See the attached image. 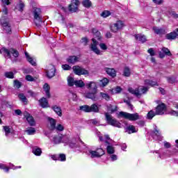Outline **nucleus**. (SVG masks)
Returning <instances> with one entry per match:
<instances>
[{"label": "nucleus", "instance_id": "f257e3e1", "mask_svg": "<svg viewBox=\"0 0 178 178\" xmlns=\"http://www.w3.org/2000/svg\"><path fill=\"white\" fill-rule=\"evenodd\" d=\"M85 86L89 91L83 92L82 94L83 97L92 99V101H97V92H98L97 83L94 81H88L85 83Z\"/></svg>", "mask_w": 178, "mask_h": 178}, {"label": "nucleus", "instance_id": "f03ea898", "mask_svg": "<svg viewBox=\"0 0 178 178\" xmlns=\"http://www.w3.org/2000/svg\"><path fill=\"white\" fill-rule=\"evenodd\" d=\"M79 6H80L79 0H71V3L69 4L68 8L62 7L61 9L65 13L70 12V13H76L79 12Z\"/></svg>", "mask_w": 178, "mask_h": 178}, {"label": "nucleus", "instance_id": "7ed1b4c3", "mask_svg": "<svg viewBox=\"0 0 178 178\" xmlns=\"http://www.w3.org/2000/svg\"><path fill=\"white\" fill-rule=\"evenodd\" d=\"M87 154L90 158H101L103 155H105V151L102 148H97L95 150L91 149H88Z\"/></svg>", "mask_w": 178, "mask_h": 178}, {"label": "nucleus", "instance_id": "20e7f679", "mask_svg": "<svg viewBox=\"0 0 178 178\" xmlns=\"http://www.w3.org/2000/svg\"><path fill=\"white\" fill-rule=\"evenodd\" d=\"M120 116H122V118H124V119H128V120L131 121L138 120L143 118V116L138 115L137 113L131 114L123 111L120 112Z\"/></svg>", "mask_w": 178, "mask_h": 178}, {"label": "nucleus", "instance_id": "39448f33", "mask_svg": "<svg viewBox=\"0 0 178 178\" xmlns=\"http://www.w3.org/2000/svg\"><path fill=\"white\" fill-rule=\"evenodd\" d=\"M128 90L131 94H133L134 95H136V97H138V98H140V97H141V94H145V92L148 91V88L145 86H140L139 88L136 89L129 88Z\"/></svg>", "mask_w": 178, "mask_h": 178}, {"label": "nucleus", "instance_id": "423d86ee", "mask_svg": "<svg viewBox=\"0 0 178 178\" xmlns=\"http://www.w3.org/2000/svg\"><path fill=\"white\" fill-rule=\"evenodd\" d=\"M104 115L106 117V120L107 123H108V124H110L111 126H113L114 127H118L119 129L122 127V124L116 120V119L112 118L111 115L108 113H105Z\"/></svg>", "mask_w": 178, "mask_h": 178}, {"label": "nucleus", "instance_id": "0eeeda50", "mask_svg": "<svg viewBox=\"0 0 178 178\" xmlns=\"http://www.w3.org/2000/svg\"><path fill=\"white\" fill-rule=\"evenodd\" d=\"M0 52L3 54L4 56H6L7 58H11L10 55H13L14 58H17L19 56V51L15 49L8 50V49L3 47L2 49H0Z\"/></svg>", "mask_w": 178, "mask_h": 178}, {"label": "nucleus", "instance_id": "6e6552de", "mask_svg": "<svg viewBox=\"0 0 178 178\" xmlns=\"http://www.w3.org/2000/svg\"><path fill=\"white\" fill-rule=\"evenodd\" d=\"M33 20L38 23H42V10L40 8H35L33 12Z\"/></svg>", "mask_w": 178, "mask_h": 178}, {"label": "nucleus", "instance_id": "1a4fd4ad", "mask_svg": "<svg viewBox=\"0 0 178 178\" xmlns=\"http://www.w3.org/2000/svg\"><path fill=\"white\" fill-rule=\"evenodd\" d=\"M90 49L96 55H102V52L98 49V41L95 38L92 39V44H90Z\"/></svg>", "mask_w": 178, "mask_h": 178}, {"label": "nucleus", "instance_id": "9d476101", "mask_svg": "<svg viewBox=\"0 0 178 178\" xmlns=\"http://www.w3.org/2000/svg\"><path fill=\"white\" fill-rule=\"evenodd\" d=\"M72 70L74 71V73H75V74H77L78 76L89 74V72L88 70H86V69L79 65L74 66L72 67Z\"/></svg>", "mask_w": 178, "mask_h": 178}, {"label": "nucleus", "instance_id": "9b49d317", "mask_svg": "<svg viewBox=\"0 0 178 178\" xmlns=\"http://www.w3.org/2000/svg\"><path fill=\"white\" fill-rule=\"evenodd\" d=\"M123 27H124V24L122 23H113L110 26V29L113 33L119 31V30L123 29Z\"/></svg>", "mask_w": 178, "mask_h": 178}, {"label": "nucleus", "instance_id": "f8f14e48", "mask_svg": "<svg viewBox=\"0 0 178 178\" xmlns=\"http://www.w3.org/2000/svg\"><path fill=\"white\" fill-rule=\"evenodd\" d=\"M166 112V106L162 103L156 108V115H163Z\"/></svg>", "mask_w": 178, "mask_h": 178}, {"label": "nucleus", "instance_id": "ddd939ff", "mask_svg": "<svg viewBox=\"0 0 178 178\" xmlns=\"http://www.w3.org/2000/svg\"><path fill=\"white\" fill-rule=\"evenodd\" d=\"M24 118H26V119L29 124H30V126H35V121L34 120V118H33V116H31L30 115V113H29V112L24 111Z\"/></svg>", "mask_w": 178, "mask_h": 178}, {"label": "nucleus", "instance_id": "4468645a", "mask_svg": "<svg viewBox=\"0 0 178 178\" xmlns=\"http://www.w3.org/2000/svg\"><path fill=\"white\" fill-rule=\"evenodd\" d=\"M1 27L4 33H6V34H12V26H10V24L3 23L1 24Z\"/></svg>", "mask_w": 178, "mask_h": 178}, {"label": "nucleus", "instance_id": "2eb2a0df", "mask_svg": "<svg viewBox=\"0 0 178 178\" xmlns=\"http://www.w3.org/2000/svg\"><path fill=\"white\" fill-rule=\"evenodd\" d=\"M17 168L20 169L22 166L15 167V165H10V168H8V166H6V165L0 163V169H2L3 170H4V172H6V173L9 172V169H13L15 170V169H17Z\"/></svg>", "mask_w": 178, "mask_h": 178}, {"label": "nucleus", "instance_id": "dca6fc26", "mask_svg": "<svg viewBox=\"0 0 178 178\" xmlns=\"http://www.w3.org/2000/svg\"><path fill=\"white\" fill-rule=\"evenodd\" d=\"M55 76V67L54 65H50L47 71V76L49 79H52Z\"/></svg>", "mask_w": 178, "mask_h": 178}, {"label": "nucleus", "instance_id": "f3484780", "mask_svg": "<svg viewBox=\"0 0 178 178\" xmlns=\"http://www.w3.org/2000/svg\"><path fill=\"white\" fill-rule=\"evenodd\" d=\"M43 91L47 97V98H51V87L48 83H44L43 86Z\"/></svg>", "mask_w": 178, "mask_h": 178}, {"label": "nucleus", "instance_id": "a211bd4d", "mask_svg": "<svg viewBox=\"0 0 178 178\" xmlns=\"http://www.w3.org/2000/svg\"><path fill=\"white\" fill-rule=\"evenodd\" d=\"M51 109L59 116L60 118H62V108L58 105H54L51 106Z\"/></svg>", "mask_w": 178, "mask_h": 178}, {"label": "nucleus", "instance_id": "6ab92c4d", "mask_svg": "<svg viewBox=\"0 0 178 178\" xmlns=\"http://www.w3.org/2000/svg\"><path fill=\"white\" fill-rule=\"evenodd\" d=\"M39 104L42 108H49L48 100L45 97H42L39 100Z\"/></svg>", "mask_w": 178, "mask_h": 178}, {"label": "nucleus", "instance_id": "aec40b11", "mask_svg": "<svg viewBox=\"0 0 178 178\" xmlns=\"http://www.w3.org/2000/svg\"><path fill=\"white\" fill-rule=\"evenodd\" d=\"M152 137L154 140H157L158 141H162L163 140V137L162 136H161V132H159V131H158L157 129H155V131H154Z\"/></svg>", "mask_w": 178, "mask_h": 178}, {"label": "nucleus", "instance_id": "412c9836", "mask_svg": "<svg viewBox=\"0 0 178 178\" xmlns=\"http://www.w3.org/2000/svg\"><path fill=\"white\" fill-rule=\"evenodd\" d=\"M104 70L108 76H111V77H116V70H115V69L106 67L104 68Z\"/></svg>", "mask_w": 178, "mask_h": 178}, {"label": "nucleus", "instance_id": "4be33fe9", "mask_svg": "<svg viewBox=\"0 0 178 178\" xmlns=\"http://www.w3.org/2000/svg\"><path fill=\"white\" fill-rule=\"evenodd\" d=\"M52 141L53 143H54V144H60V143L62 142V135L57 134L53 136Z\"/></svg>", "mask_w": 178, "mask_h": 178}, {"label": "nucleus", "instance_id": "5701e85b", "mask_svg": "<svg viewBox=\"0 0 178 178\" xmlns=\"http://www.w3.org/2000/svg\"><path fill=\"white\" fill-rule=\"evenodd\" d=\"M32 152L36 156H41V154H42V150L38 147H33L32 149Z\"/></svg>", "mask_w": 178, "mask_h": 178}, {"label": "nucleus", "instance_id": "b1692460", "mask_svg": "<svg viewBox=\"0 0 178 178\" xmlns=\"http://www.w3.org/2000/svg\"><path fill=\"white\" fill-rule=\"evenodd\" d=\"M25 56H26L28 62L30 63L31 65H32V66H35L37 65V63H35V59L31 58V56H30V55H29V53L25 52Z\"/></svg>", "mask_w": 178, "mask_h": 178}, {"label": "nucleus", "instance_id": "393cba45", "mask_svg": "<svg viewBox=\"0 0 178 178\" xmlns=\"http://www.w3.org/2000/svg\"><path fill=\"white\" fill-rule=\"evenodd\" d=\"M134 37L137 41H140V42L144 43L147 41V37H145L144 35L138 34L135 35Z\"/></svg>", "mask_w": 178, "mask_h": 178}, {"label": "nucleus", "instance_id": "a878e982", "mask_svg": "<svg viewBox=\"0 0 178 178\" xmlns=\"http://www.w3.org/2000/svg\"><path fill=\"white\" fill-rule=\"evenodd\" d=\"M153 30L156 34H159V35H161L162 34H165L166 33V31L162 28H158L156 26L153 27Z\"/></svg>", "mask_w": 178, "mask_h": 178}, {"label": "nucleus", "instance_id": "bb28decb", "mask_svg": "<svg viewBox=\"0 0 178 178\" xmlns=\"http://www.w3.org/2000/svg\"><path fill=\"white\" fill-rule=\"evenodd\" d=\"M74 86L77 88H83V87H86V83L84 81H83V80H75Z\"/></svg>", "mask_w": 178, "mask_h": 178}, {"label": "nucleus", "instance_id": "cd10ccee", "mask_svg": "<svg viewBox=\"0 0 178 178\" xmlns=\"http://www.w3.org/2000/svg\"><path fill=\"white\" fill-rule=\"evenodd\" d=\"M138 129L136 128L134 125H129L127 127V131L129 133V134H131L133 133H137Z\"/></svg>", "mask_w": 178, "mask_h": 178}, {"label": "nucleus", "instance_id": "c85d7f7f", "mask_svg": "<svg viewBox=\"0 0 178 178\" xmlns=\"http://www.w3.org/2000/svg\"><path fill=\"white\" fill-rule=\"evenodd\" d=\"M177 34H176V31H173V32H171L170 33H168L166 35H165V38L167 40H176V38H177Z\"/></svg>", "mask_w": 178, "mask_h": 178}, {"label": "nucleus", "instance_id": "c756f323", "mask_svg": "<svg viewBox=\"0 0 178 178\" xmlns=\"http://www.w3.org/2000/svg\"><path fill=\"white\" fill-rule=\"evenodd\" d=\"M67 61L68 62V63H71L72 65H74V63H76V62L79 61V58L72 56H70L67 59Z\"/></svg>", "mask_w": 178, "mask_h": 178}, {"label": "nucleus", "instance_id": "7c9ffc66", "mask_svg": "<svg viewBox=\"0 0 178 178\" xmlns=\"http://www.w3.org/2000/svg\"><path fill=\"white\" fill-rule=\"evenodd\" d=\"M82 5L86 9H90L92 6V3L90 0H83L82 1Z\"/></svg>", "mask_w": 178, "mask_h": 178}, {"label": "nucleus", "instance_id": "2f4dec72", "mask_svg": "<svg viewBox=\"0 0 178 178\" xmlns=\"http://www.w3.org/2000/svg\"><path fill=\"white\" fill-rule=\"evenodd\" d=\"M107 111L108 112H111V113H113V112H116V111H118V106L108 104L107 105Z\"/></svg>", "mask_w": 178, "mask_h": 178}, {"label": "nucleus", "instance_id": "473e14b6", "mask_svg": "<svg viewBox=\"0 0 178 178\" xmlns=\"http://www.w3.org/2000/svg\"><path fill=\"white\" fill-rule=\"evenodd\" d=\"M90 112H95V113H97V112H99V108H98V105L97 104H92L90 106H89Z\"/></svg>", "mask_w": 178, "mask_h": 178}, {"label": "nucleus", "instance_id": "72a5a7b5", "mask_svg": "<svg viewBox=\"0 0 178 178\" xmlns=\"http://www.w3.org/2000/svg\"><path fill=\"white\" fill-rule=\"evenodd\" d=\"M145 84L147 85V86H151V87H154V86H159L158 84V82L155 81H151V80H145Z\"/></svg>", "mask_w": 178, "mask_h": 178}, {"label": "nucleus", "instance_id": "f704fd0d", "mask_svg": "<svg viewBox=\"0 0 178 178\" xmlns=\"http://www.w3.org/2000/svg\"><path fill=\"white\" fill-rule=\"evenodd\" d=\"M49 121L51 130H55V129H56V121L55 120V119L49 118Z\"/></svg>", "mask_w": 178, "mask_h": 178}, {"label": "nucleus", "instance_id": "c9c22d12", "mask_svg": "<svg viewBox=\"0 0 178 178\" xmlns=\"http://www.w3.org/2000/svg\"><path fill=\"white\" fill-rule=\"evenodd\" d=\"M131 74V71L130 70V68L128 67H125L124 68L123 75L125 77H130V75Z\"/></svg>", "mask_w": 178, "mask_h": 178}, {"label": "nucleus", "instance_id": "e433bc0d", "mask_svg": "<svg viewBox=\"0 0 178 178\" xmlns=\"http://www.w3.org/2000/svg\"><path fill=\"white\" fill-rule=\"evenodd\" d=\"M25 132L27 133L29 136H33V134H35V128L29 127L25 131Z\"/></svg>", "mask_w": 178, "mask_h": 178}, {"label": "nucleus", "instance_id": "4c0bfd02", "mask_svg": "<svg viewBox=\"0 0 178 178\" xmlns=\"http://www.w3.org/2000/svg\"><path fill=\"white\" fill-rule=\"evenodd\" d=\"M112 15V13L109 10H104L101 14L100 16L104 18L109 17Z\"/></svg>", "mask_w": 178, "mask_h": 178}, {"label": "nucleus", "instance_id": "58836bf2", "mask_svg": "<svg viewBox=\"0 0 178 178\" xmlns=\"http://www.w3.org/2000/svg\"><path fill=\"white\" fill-rule=\"evenodd\" d=\"M108 83H109V79L104 78L103 79L100 80L99 86L100 87H106V86H108Z\"/></svg>", "mask_w": 178, "mask_h": 178}, {"label": "nucleus", "instance_id": "ea45409f", "mask_svg": "<svg viewBox=\"0 0 178 178\" xmlns=\"http://www.w3.org/2000/svg\"><path fill=\"white\" fill-rule=\"evenodd\" d=\"M107 153L109 154V155H112V154H115V147L113 146L108 145L106 147Z\"/></svg>", "mask_w": 178, "mask_h": 178}, {"label": "nucleus", "instance_id": "a19ab883", "mask_svg": "<svg viewBox=\"0 0 178 178\" xmlns=\"http://www.w3.org/2000/svg\"><path fill=\"white\" fill-rule=\"evenodd\" d=\"M20 101H22V102H24V104L25 105H27V97H26V96L24 95V94L21 93L18 95Z\"/></svg>", "mask_w": 178, "mask_h": 178}, {"label": "nucleus", "instance_id": "79ce46f5", "mask_svg": "<svg viewBox=\"0 0 178 178\" xmlns=\"http://www.w3.org/2000/svg\"><path fill=\"white\" fill-rule=\"evenodd\" d=\"M112 94H120L122 92V88L120 86H116L111 90Z\"/></svg>", "mask_w": 178, "mask_h": 178}, {"label": "nucleus", "instance_id": "37998d69", "mask_svg": "<svg viewBox=\"0 0 178 178\" xmlns=\"http://www.w3.org/2000/svg\"><path fill=\"white\" fill-rule=\"evenodd\" d=\"M74 79L72 76L67 77V83L70 87H73L74 86Z\"/></svg>", "mask_w": 178, "mask_h": 178}, {"label": "nucleus", "instance_id": "c03bdc74", "mask_svg": "<svg viewBox=\"0 0 178 178\" xmlns=\"http://www.w3.org/2000/svg\"><path fill=\"white\" fill-rule=\"evenodd\" d=\"M3 131L5 133V136H8L10 134V127L9 126H3Z\"/></svg>", "mask_w": 178, "mask_h": 178}, {"label": "nucleus", "instance_id": "a18cd8bd", "mask_svg": "<svg viewBox=\"0 0 178 178\" xmlns=\"http://www.w3.org/2000/svg\"><path fill=\"white\" fill-rule=\"evenodd\" d=\"M80 111L83 112H90V106L88 105H83L79 107Z\"/></svg>", "mask_w": 178, "mask_h": 178}, {"label": "nucleus", "instance_id": "49530a36", "mask_svg": "<svg viewBox=\"0 0 178 178\" xmlns=\"http://www.w3.org/2000/svg\"><path fill=\"white\" fill-rule=\"evenodd\" d=\"M92 33L96 37H97V40H101V33H99L97 29H93Z\"/></svg>", "mask_w": 178, "mask_h": 178}, {"label": "nucleus", "instance_id": "de8ad7c7", "mask_svg": "<svg viewBox=\"0 0 178 178\" xmlns=\"http://www.w3.org/2000/svg\"><path fill=\"white\" fill-rule=\"evenodd\" d=\"M100 95L103 99H106V101H109L111 99V96L107 93L100 92Z\"/></svg>", "mask_w": 178, "mask_h": 178}, {"label": "nucleus", "instance_id": "09e8293b", "mask_svg": "<svg viewBox=\"0 0 178 178\" xmlns=\"http://www.w3.org/2000/svg\"><path fill=\"white\" fill-rule=\"evenodd\" d=\"M155 115H156V113L154 112V111L152 110L147 113V119L151 120L155 116Z\"/></svg>", "mask_w": 178, "mask_h": 178}, {"label": "nucleus", "instance_id": "8fccbe9b", "mask_svg": "<svg viewBox=\"0 0 178 178\" xmlns=\"http://www.w3.org/2000/svg\"><path fill=\"white\" fill-rule=\"evenodd\" d=\"M24 6H26L24 3H23V1H19V3L18 4V10L19 12H23V10H24Z\"/></svg>", "mask_w": 178, "mask_h": 178}, {"label": "nucleus", "instance_id": "3c124183", "mask_svg": "<svg viewBox=\"0 0 178 178\" xmlns=\"http://www.w3.org/2000/svg\"><path fill=\"white\" fill-rule=\"evenodd\" d=\"M163 52L165 54V55H167V56H172V53H170V50L166 47L162 48Z\"/></svg>", "mask_w": 178, "mask_h": 178}, {"label": "nucleus", "instance_id": "603ef678", "mask_svg": "<svg viewBox=\"0 0 178 178\" xmlns=\"http://www.w3.org/2000/svg\"><path fill=\"white\" fill-rule=\"evenodd\" d=\"M104 138L105 140H104V138H102V136H99V140H100V141H105L106 144H108L109 143L108 142V140H111V138H109V135H105Z\"/></svg>", "mask_w": 178, "mask_h": 178}, {"label": "nucleus", "instance_id": "864d4df0", "mask_svg": "<svg viewBox=\"0 0 178 178\" xmlns=\"http://www.w3.org/2000/svg\"><path fill=\"white\" fill-rule=\"evenodd\" d=\"M5 76L7 77V79H13V77H15V74L12 72H5Z\"/></svg>", "mask_w": 178, "mask_h": 178}, {"label": "nucleus", "instance_id": "5fc2aeb1", "mask_svg": "<svg viewBox=\"0 0 178 178\" xmlns=\"http://www.w3.org/2000/svg\"><path fill=\"white\" fill-rule=\"evenodd\" d=\"M58 161H60V162H65V161H66V155H65V154H58Z\"/></svg>", "mask_w": 178, "mask_h": 178}, {"label": "nucleus", "instance_id": "6e6d98bb", "mask_svg": "<svg viewBox=\"0 0 178 178\" xmlns=\"http://www.w3.org/2000/svg\"><path fill=\"white\" fill-rule=\"evenodd\" d=\"M99 47L102 49V51H106V49H108V46H106L105 43H100Z\"/></svg>", "mask_w": 178, "mask_h": 178}, {"label": "nucleus", "instance_id": "4d7b16f0", "mask_svg": "<svg viewBox=\"0 0 178 178\" xmlns=\"http://www.w3.org/2000/svg\"><path fill=\"white\" fill-rule=\"evenodd\" d=\"M167 81L168 83H170L171 84H173L175 81H176V78L171 76V77H167Z\"/></svg>", "mask_w": 178, "mask_h": 178}, {"label": "nucleus", "instance_id": "13d9d810", "mask_svg": "<svg viewBox=\"0 0 178 178\" xmlns=\"http://www.w3.org/2000/svg\"><path fill=\"white\" fill-rule=\"evenodd\" d=\"M110 159L112 162H115V161H118V156L116 154H111Z\"/></svg>", "mask_w": 178, "mask_h": 178}, {"label": "nucleus", "instance_id": "bf43d9fd", "mask_svg": "<svg viewBox=\"0 0 178 178\" xmlns=\"http://www.w3.org/2000/svg\"><path fill=\"white\" fill-rule=\"evenodd\" d=\"M62 69H63V70H72V67L67 64H65L62 65Z\"/></svg>", "mask_w": 178, "mask_h": 178}, {"label": "nucleus", "instance_id": "052dcab7", "mask_svg": "<svg viewBox=\"0 0 178 178\" xmlns=\"http://www.w3.org/2000/svg\"><path fill=\"white\" fill-rule=\"evenodd\" d=\"M14 87H16V88H20V87H22V83L20 81L15 80L14 81Z\"/></svg>", "mask_w": 178, "mask_h": 178}, {"label": "nucleus", "instance_id": "680f3d73", "mask_svg": "<svg viewBox=\"0 0 178 178\" xmlns=\"http://www.w3.org/2000/svg\"><path fill=\"white\" fill-rule=\"evenodd\" d=\"M169 113L171 115V116H176L178 118V111H174L171 110Z\"/></svg>", "mask_w": 178, "mask_h": 178}, {"label": "nucleus", "instance_id": "e2e57ef3", "mask_svg": "<svg viewBox=\"0 0 178 178\" xmlns=\"http://www.w3.org/2000/svg\"><path fill=\"white\" fill-rule=\"evenodd\" d=\"M81 42L83 44V45H87V44H88V39L87 38H82Z\"/></svg>", "mask_w": 178, "mask_h": 178}, {"label": "nucleus", "instance_id": "0e129e2a", "mask_svg": "<svg viewBox=\"0 0 178 178\" xmlns=\"http://www.w3.org/2000/svg\"><path fill=\"white\" fill-rule=\"evenodd\" d=\"M25 79L27 81H34V78L31 75H26Z\"/></svg>", "mask_w": 178, "mask_h": 178}, {"label": "nucleus", "instance_id": "69168bd1", "mask_svg": "<svg viewBox=\"0 0 178 178\" xmlns=\"http://www.w3.org/2000/svg\"><path fill=\"white\" fill-rule=\"evenodd\" d=\"M148 54H150L152 56H155V51H154V49L150 48L147 50Z\"/></svg>", "mask_w": 178, "mask_h": 178}, {"label": "nucleus", "instance_id": "338daca9", "mask_svg": "<svg viewBox=\"0 0 178 178\" xmlns=\"http://www.w3.org/2000/svg\"><path fill=\"white\" fill-rule=\"evenodd\" d=\"M124 102H125V104H127V105H128V106L130 108V109H133V105H131V103H130V100L129 99H124Z\"/></svg>", "mask_w": 178, "mask_h": 178}, {"label": "nucleus", "instance_id": "774afa93", "mask_svg": "<svg viewBox=\"0 0 178 178\" xmlns=\"http://www.w3.org/2000/svg\"><path fill=\"white\" fill-rule=\"evenodd\" d=\"M154 3L156 5H162L163 3V0H152Z\"/></svg>", "mask_w": 178, "mask_h": 178}]
</instances>
